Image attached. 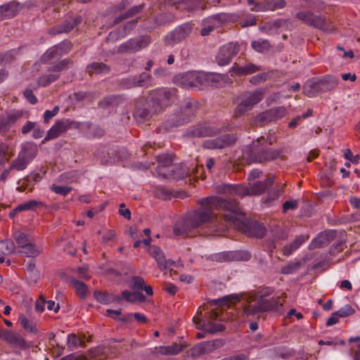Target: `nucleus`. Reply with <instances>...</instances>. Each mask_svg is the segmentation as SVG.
<instances>
[{
  "label": "nucleus",
  "instance_id": "37",
  "mask_svg": "<svg viewBox=\"0 0 360 360\" xmlns=\"http://www.w3.org/2000/svg\"><path fill=\"white\" fill-rule=\"evenodd\" d=\"M226 191L230 194H234L241 198L250 195V186L243 185H229L226 187Z\"/></svg>",
  "mask_w": 360,
  "mask_h": 360
},
{
  "label": "nucleus",
  "instance_id": "51",
  "mask_svg": "<svg viewBox=\"0 0 360 360\" xmlns=\"http://www.w3.org/2000/svg\"><path fill=\"white\" fill-rule=\"evenodd\" d=\"M153 25H147L146 30H154L159 26L165 25L168 22V18L165 14H159L152 18Z\"/></svg>",
  "mask_w": 360,
  "mask_h": 360
},
{
  "label": "nucleus",
  "instance_id": "62",
  "mask_svg": "<svg viewBox=\"0 0 360 360\" xmlns=\"http://www.w3.org/2000/svg\"><path fill=\"white\" fill-rule=\"evenodd\" d=\"M335 312L339 317L344 318L352 315L355 311L350 305L347 304Z\"/></svg>",
  "mask_w": 360,
  "mask_h": 360
},
{
  "label": "nucleus",
  "instance_id": "16",
  "mask_svg": "<svg viewBox=\"0 0 360 360\" xmlns=\"http://www.w3.org/2000/svg\"><path fill=\"white\" fill-rule=\"evenodd\" d=\"M198 110L197 102L191 99H186L181 106L180 110V118L177 121L176 124L173 126H178L184 124L189 120L193 117Z\"/></svg>",
  "mask_w": 360,
  "mask_h": 360
},
{
  "label": "nucleus",
  "instance_id": "7",
  "mask_svg": "<svg viewBox=\"0 0 360 360\" xmlns=\"http://www.w3.org/2000/svg\"><path fill=\"white\" fill-rule=\"evenodd\" d=\"M263 97L264 91L262 89L243 93L241 95L240 103L234 110V115L237 117L242 116L261 101Z\"/></svg>",
  "mask_w": 360,
  "mask_h": 360
},
{
  "label": "nucleus",
  "instance_id": "53",
  "mask_svg": "<svg viewBox=\"0 0 360 360\" xmlns=\"http://www.w3.org/2000/svg\"><path fill=\"white\" fill-rule=\"evenodd\" d=\"M19 321L20 322L22 328L29 333H35L37 331L35 324L31 321L28 320L25 315L20 314Z\"/></svg>",
  "mask_w": 360,
  "mask_h": 360
},
{
  "label": "nucleus",
  "instance_id": "39",
  "mask_svg": "<svg viewBox=\"0 0 360 360\" xmlns=\"http://www.w3.org/2000/svg\"><path fill=\"white\" fill-rule=\"evenodd\" d=\"M70 283L75 288L77 295L80 299L84 300L88 294V287L84 282L75 278H71L70 280Z\"/></svg>",
  "mask_w": 360,
  "mask_h": 360
},
{
  "label": "nucleus",
  "instance_id": "35",
  "mask_svg": "<svg viewBox=\"0 0 360 360\" xmlns=\"http://www.w3.org/2000/svg\"><path fill=\"white\" fill-rule=\"evenodd\" d=\"M140 50V46L137 39H131L122 44L117 49L119 53H134Z\"/></svg>",
  "mask_w": 360,
  "mask_h": 360
},
{
  "label": "nucleus",
  "instance_id": "18",
  "mask_svg": "<svg viewBox=\"0 0 360 360\" xmlns=\"http://www.w3.org/2000/svg\"><path fill=\"white\" fill-rule=\"evenodd\" d=\"M172 4L176 9L186 12H193L200 8L205 10L206 8L205 3L202 0H180L174 1Z\"/></svg>",
  "mask_w": 360,
  "mask_h": 360
},
{
  "label": "nucleus",
  "instance_id": "40",
  "mask_svg": "<svg viewBox=\"0 0 360 360\" xmlns=\"http://www.w3.org/2000/svg\"><path fill=\"white\" fill-rule=\"evenodd\" d=\"M198 328L213 334L217 332L224 331L225 330V326L221 323H215L214 321H207V323L203 322V323L198 326Z\"/></svg>",
  "mask_w": 360,
  "mask_h": 360
},
{
  "label": "nucleus",
  "instance_id": "42",
  "mask_svg": "<svg viewBox=\"0 0 360 360\" xmlns=\"http://www.w3.org/2000/svg\"><path fill=\"white\" fill-rule=\"evenodd\" d=\"M136 82V85L139 87L148 88L152 86L153 84V77L151 75L143 72L139 75L134 76Z\"/></svg>",
  "mask_w": 360,
  "mask_h": 360
},
{
  "label": "nucleus",
  "instance_id": "31",
  "mask_svg": "<svg viewBox=\"0 0 360 360\" xmlns=\"http://www.w3.org/2000/svg\"><path fill=\"white\" fill-rule=\"evenodd\" d=\"M123 101L122 96L120 95H110L103 98L98 102V107L106 109L117 106Z\"/></svg>",
  "mask_w": 360,
  "mask_h": 360
},
{
  "label": "nucleus",
  "instance_id": "45",
  "mask_svg": "<svg viewBox=\"0 0 360 360\" xmlns=\"http://www.w3.org/2000/svg\"><path fill=\"white\" fill-rule=\"evenodd\" d=\"M15 245L12 240L7 239L0 241V256L8 255L14 252Z\"/></svg>",
  "mask_w": 360,
  "mask_h": 360
},
{
  "label": "nucleus",
  "instance_id": "5",
  "mask_svg": "<svg viewBox=\"0 0 360 360\" xmlns=\"http://www.w3.org/2000/svg\"><path fill=\"white\" fill-rule=\"evenodd\" d=\"M160 113L153 99L148 93L146 97L137 99L135 104L134 117L141 120H148L153 115Z\"/></svg>",
  "mask_w": 360,
  "mask_h": 360
},
{
  "label": "nucleus",
  "instance_id": "32",
  "mask_svg": "<svg viewBox=\"0 0 360 360\" xmlns=\"http://www.w3.org/2000/svg\"><path fill=\"white\" fill-rule=\"evenodd\" d=\"M187 347V344L174 343L169 346H160L158 349L162 355H176Z\"/></svg>",
  "mask_w": 360,
  "mask_h": 360
},
{
  "label": "nucleus",
  "instance_id": "47",
  "mask_svg": "<svg viewBox=\"0 0 360 360\" xmlns=\"http://www.w3.org/2000/svg\"><path fill=\"white\" fill-rule=\"evenodd\" d=\"M263 304L264 311L278 310L279 307L283 305L279 297L271 298L270 300H263Z\"/></svg>",
  "mask_w": 360,
  "mask_h": 360
},
{
  "label": "nucleus",
  "instance_id": "9",
  "mask_svg": "<svg viewBox=\"0 0 360 360\" xmlns=\"http://www.w3.org/2000/svg\"><path fill=\"white\" fill-rule=\"evenodd\" d=\"M287 115V110L283 106H278L257 114L252 120L253 125L262 127L268 123L276 122Z\"/></svg>",
  "mask_w": 360,
  "mask_h": 360
},
{
  "label": "nucleus",
  "instance_id": "49",
  "mask_svg": "<svg viewBox=\"0 0 360 360\" xmlns=\"http://www.w3.org/2000/svg\"><path fill=\"white\" fill-rule=\"evenodd\" d=\"M229 17L228 16L227 14L218 13V14L213 15L212 16H210V17L205 18L202 21V23H203V25L211 24V23L215 24V22H217L219 24H222V23H224L226 22L229 21Z\"/></svg>",
  "mask_w": 360,
  "mask_h": 360
},
{
  "label": "nucleus",
  "instance_id": "59",
  "mask_svg": "<svg viewBox=\"0 0 360 360\" xmlns=\"http://www.w3.org/2000/svg\"><path fill=\"white\" fill-rule=\"evenodd\" d=\"M252 47L258 52H263L269 49L270 44L267 40L253 41Z\"/></svg>",
  "mask_w": 360,
  "mask_h": 360
},
{
  "label": "nucleus",
  "instance_id": "15",
  "mask_svg": "<svg viewBox=\"0 0 360 360\" xmlns=\"http://www.w3.org/2000/svg\"><path fill=\"white\" fill-rule=\"evenodd\" d=\"M82 21L81 15H76L75 17H70L68 19L64 20L61 24L57 25L51 27L49 30V33L51 35H56L62 33H68L72 30L76 26L80 24Z\"/></svg>",
  "mask_w": 360,
  "mask_h": 360
},
{
  "label": "nucleus",
  "instance_id": "61",
  "mask_svg": "<svg viewBox=\"0 0 360 360\" xmlns=\"http://www.w3.org/2000/svg\"><path fill=\"white\" fill-rule=\"evenodd\" d=\"M51 191L57 194L62 195L63 196L67 195L72 190V188L70 186H60L54 184L50 186Z\"/></svg>",
  "mask_w": 360,
  "mask_h": 360
},
{
  "label": "nucleus",
  "instance_id": "43",
  "mask_svg": "<svg viewBox=\"0 0 360 360\" xmlns=\"http://www.w3.org/2000/svg\"><path fill=\"white\" fill-rule=\"evenodd\" d=\"M186 39L183 34L176 28L174 31L169 32L165 38V43L169 46L174 44L180 43Z\"/></svg>",
  "mask_w": 360,
  "mask_h": 360
},
{
  "label": "nucleus",
  "instance_id": "26",
  "mask_svg": "<svg viewBox=\"0 0 360 360\" xmlns=\"http://www.w3.org/2000/svg\"><path fill=\"white\" fill-rule=\"evenodd\" d=\"M139 18L131 20L127 22L119 30L110 32L108 34V39L117 40L120 37H125L136 26Z\"/></svg>",
  "mask_w": 360,
  "mask_h": 360
},
{
  "label": "nucleus",
  "instance_id": "24",
  "mask_svg": "<svg viewBox=\"0 0 360 360\" xmlns=\"http://www.w3.org/2000/svg\"><path fill=\"white\" fill-rule=\"evenodd\" d=\"M1 338L5 341L15 347L21 349H25L28 347L24 338L19 333L4 330L1 333Z\"/></svg>",
  "mask_w": 360,
  "mask_h": 360
},
{
  "label": "nucleus",
  "instance_id": "64",
  "mask_svg": "<svg viewBox=\"0 0 360 360\" xmlns=\"http://www.w3.org/2000/svg\"><path fill=\"white\" fill-rule=\"evenodd\" d=\"M193 24L191 22H186L181 26L178 27L177 29L183 36L186 39L193 30Z\"/></svg>",
  "mask_w": 360,
  "mask_h": 360
},
{
  "label": "nucleus",
  "instance_id": "12",
  "mask_svg": "<svg viewBox=\"0 0 360 360\" xmlns=\"http://www.w3.org/2000/svg\"><path fill=\"white\" fill-rule=\"evenodd\" d=\"M25 114L22 110H13L8 111L0 117V134L8 131L15 122L19 120ZM26 117H29V113L25 112Z\"/></svg>",
  "mask_w": 360,
  "mask_h": 360
},
{
  "label": "nucleus",
  "instance_id": "58",
  "mask_svg": "<svg viewBox=\"0 0 360 360\" xmlns=\"http://www.w3.org/2000/svg\"><path fill=\"white\" fill-rule=\"evenodd\" d=\"M186 354L188 356H191L192 358H196L200 356L204 355L203 348L201 345V342L195 345L193 347H191L190 349H188L186 352Z\"/></svg>",
  "mask_w": 360,
  "mask_h": 360
},
{
  "label": "nucleus",
  "instance_id": "1",
  "mask_svg": "<svg viewBox=\"0 0 360 360\" xmlns=\"http://www.w3.org/2000/svg\"><path fill=\"white\" fill-rule=\"evenodd\" d=\"M200 204L201 207L176 221L174 226L175 236H187L192 230L210 222L213 219L215 210L228 212L221 217L224 221L233 224L248 236L262 238L266 234V228L261 223L244 217L236 200L215 196L202 199Z\"/></svg>",
  "mask_w": 360,
  "mask_h": 360
},
{
  "label": "nucleus",
  "instance_id": "36",
  "mask_svg": "<svg viewBox=\"0 0 360 360\" xmlns=\"http://www.w3.org/2000/svg\"><path fill=\"white\" fill-rule=\"evenodd\" d=\"M202 86H217L221 80V75L202 72Z\"/></svg>",
  "mask_w": 360,
  "mask_h": 360
},
{
  "label": "nucleus",
  "instance_id": "54",
  "mask_svg": "<svg viewBox=\"0 0 360 360\" xmlns=\"http://www.w3.org/2000/svg\"><path fill=\"white\" fill-rule=\"evenodd\" d=\"M68 346L69 347H77L78 346L86 347V343L82 339L79 338L75 333H71L68 337Z\"/></svg>",
  "mask_w": 360,
  "mask_h": 360
},
{
  "label": "nucleus",
  "instance_id": "52",
  "mask_svg": "<svg viewBox=\"0 0 360 360\" xmlns=\"http://www.w3.org/2000/svg\"><path fill=\"white\" fill-rule=\"evenodd\" d=\"M60 77V74L58 73H50L47 75H43L38 79V84L42 86H46L49 85L53 82L57 80Z\"/></svg>",
  "mask_w": 360,
  "mask_h": 360
},
{
  "label": "nucleus",
  "instance_id": "41",
  "mask_svg": "<svg viewBox=\"0 0 360 360\" xmlns=\"http://www.w3.org/2000/svg\"><path fill=\"white\" fill-rule=\"evenodd\" d=\"M150 255L155 258V259L158 262V267L160 269H166L167 264L165 262V255L160 248L157 246L151 247Z\"/></svg>",
  "mask_w": 360,
  "mask_h": 360
},
{
  "label": "nucleus",
  "instance_id": "2",
  "mask_svg": "<svg viewBox=\"0 0 360 360\" xmlns=\"http://www.w3.org/2000/svg\"><path fill=\"white\" fill-rule=\"evenodd\" d=\"M338 85V79L337 77L332 75H327L322 77L308 80L304 84L302 91L306 96L314 97L319 93L332 91Z\"/></svg>",
  "mask_w": 360,
  "mask_h": 360
},
{
  "label": "nucleus",
  "instance_id": "4",
  "mask_svg": "<svg viewBox=\"0 0 360 360\" xmlns=\"http://www.w3.org/2000/svg\"><path fill=\"white\" fill-rule=\"evenodd\" d=\"M160 112L170 106L177 98L174 88H157L148 91Z\"/></svg>",
  "mask_w": 360,
  "mask_h": 360
},
{
  "label": "nucleus",
  "instance_id": "56",
  "mask_svg": "<svg viewBox=\"0 0 360 360\" xmlns=\"http://www.w3.org/2000/svg\"><path fill=\"white\" fill-rule=\"evenodd\" d=\"M119 84L121 88L124 89H129L137 86L134 76L122 79Z\"/></svg>",
  "mask_w": 360,
  "mask_h": 360
},
{
  "label": "nucleus",
  "instance_id": "14",
  "mask_svg": "<svg viewBox=\"0 0 360 360\" xmlns=\"http://www.w3.org/2000/svg\"><path fill=\"white\" fill-rule=\"evenodd\" d=\"M239 46L234 43H229L223 46L217 56V61L219 65H225L229 64L232 58L238 54Z\"/></svg>",
  "mask_w": 360,
  "mask_h": 360
},
{
  "label": "nucleus",
  "instance_id": "33",
  "mask_svg": "<svg viewBox=\"0 0 360 360\" xmlns=\"http://www.w3.org/2000/svg\"><path fill=\"white\" fill-rule=\"evenodd\" d=\"M110 71V67L102 62H93L86 68V72L90 76H91L94 73L97 75L107 74Z\"/></svg>",
  "mask_w": 360,
  "mask_h": 360
},
{
  "label": "nucleus",
  "instance_id": "55",
  "mask_svg": "<svg viewBox=\"0 0 360 360\" xmlns=\"http://www.w3.org/2000/svg\"><path fill=\"white\" fill-rule=\"evenodd\" d=\"M168 175L172 176L173 178L177 179H184L188 175V172L186 169L181 166H176L172 170L170 171V173L168 174Z\"/></svg>",
  "mask_w": 360,
  "mask_h": 360
},
{
  "label": "nucleus",
  "instance_id": "44",
  "mask_svg": "<svg viewBox=\"0 0 360 360\" xmlns=\"http://www.w3.org/2000/svg\"><path fill=\"white\" fill-rule=\"evenodd\" d=\"M18 252L28 257H37L40 254V250L36 247L34 244L30 242L20 248Z\"/></svg>",
  "mask_w": 360,
  "mask_h": 360
},
{
  "label": "nucleus",
  "instance_id": "20",
  "mask_svg": "<svg viewBox=\"0 0 360 360\" xmlns=\"http://www.w3.org/2000/svg\"><path fill=\"white\" fill-rule=\"evenodd\" d=\"M275 176L268 174L264 181H257L250 186V195H259L264 193L273 184Z\"/></svg>",
  "mask_w": 360,
  "mask_h": 360
},
{
  "label": "nucleus",
  "instance_id": "23",
  "mask_svg": "<svg viewBox=\"0 0 360 360\" xmlns=\"http://www.w3.org/2000/svg\"><path fill=\"white\" fill-rule=\"evenodd\" d=\"M72 49V44L70 41L65 40L63 42L56 45L51 49H49L45 55L44 58L50 60L58 56H61L70 51Z\"/></svg>",
  "mask_w": 360,
  "mask_h": 360
},
{
  "label": "nucleus",
  "instance_id": "28",
  "mask_svg": "<svg viewBox=\"0 0 360 360\" xmlns=\"http://www.w3.org/2000/svg\"><path fill=\"white\" fill-rule=\"evenodd\" d=\"M334 233L333 231H325L318 235L313 239L310 244V249L320 248L326 246L333 240Z\"/></svg>",
  "mask_w": 360,
  "mask_h": 360
},
{
  "label": "nucleus",
  "instance_id": "29",
  "mask_svg": "<svg viewBox=\"0 0 360 360\" xmlns=\"http://www.w3.org/2000/svg\"><path fill=\"white\" fill-rule=\"evenodd\" d=\"M129 287L134 290H144L148 296H151L153 294L152 287L147 285L144 279L139 276H134L131 278Z\"/></svg>",
  "mask_w": 360,
  "mask_h": 360
},
{
  "label": "nucleus",
  "instance_id": "10",
  "mask_svg": "<svg viewBox=\"0 0 360 360\" xmlns=\"http://www.w3.org/2000/svg\"><path fill=\"white\" fill-rule=\"evenodd\" d=\"M37 153V149L35 146H25L19 153L18 158L13 160L10 166L13 169L23 170L27 167L30 161L35 158Z\"/></svg>",
  "mask_w": 360,
  "mask_h": 360
},
{
  "label": "nucleus",
  "instance_id": "3",
  "mask_svg": "<svg viewBox=\"0 0 360 360\" xmlns=\"http://www.w3.org/2000/svg\"><path fill=\"white\" fill-rule=\"evenodd\" d=\"M131 2L129 0H121L119 3L112 6L109 8L110 13L113 15L121 13L114 18L111 25L112 27L115 26L127 19L136 16L141 13L145 8V4H141L129 8Z\"/></svg>",
  "mask_w": 360,
  "mask_h": 360
},
{
  "label": "nucleus",
  "instance_id": "8",
  "mask_svg": "<svg viewBox=\"0 0 360 360\" xmlns=\"http://www.w3.org/2000/svg\"><path fill=\"white\" fill-rule=\"evenodd\" d=\"M259 142L260 139H257L252 143V150L247 157L250 162L262 163L265 161L274 160L280 156L281 150H279L266 148L265 147L257 149Z\"/></svg>",
  "mask_w": 360,
  "mask_h": 360
},
{
  "label": "nucleus",
  "instance_id": "19",
  "mask_svg": "<svg viewBox=\"0 0 360 360\" xmlns=\"http://www.w3.org/2000/svg\"><path fill=\"white\" fill-rule=\"evenodd\" d=\"M218 128L199 124L191 128L188 131V135L193 137L214 136L219 134Z\"/></svg>",
  "mask_w": 360,
  "mask_h": 360
},
{
  "label": "nucleus",
  "instance_id": "22",
  "mask_svg": "<svg viewBox=\"0 0 360 360\" xmlns=\"http://www.w3.org/2000/svg\"><path fill=\"white\" fill-rule=\"evenodd\" d=\"M243 312L247 316H255L257 314L264 312L263 300L250 297L243 305Z\"/></svg>",
  "mask_w": 360,
  "mask_h": 360
},
{
  "label": "nucleus",
  "instance_id": "11",
  "mask_svg": "<svg viewBox=\"0 0 360 360\" xmlns=\"http://www.w3.org/2000/svg\"><path fill=\"white\" fill-rule=\"evenodd\" d=\"M202 72H188L176 75L174 82L184 88L202 86Z\"/></svg>",
  "mask_w": 360,
  "mask_h": 360
},
{
  "label": "nucleus",
  "instance_id": "27",
  "mask_svg": "<svg viewBox=\"0 0 360 360\" xmlns=\"http://www.w3.org/2000/svg\"><path fill=\"white\" fill-rule=\"evenodd\" d=\"M259 70H261V68L253 63H248L245 66H240L235 63L234 65L231 68L230 72L231 76H240L252 74Z\"/></svg>",
  "mask_w": 360,
  "mask_h": 360
},
{
  "label": "nucleus",
  "instance_id": "13",
  "mask_svg": "<svg viewBox=\"0 0 360 360\" xmlns=\"http://www.w3.org/2000/svg\"><path fill=\"white\" fill-rule=\"evenodd\" d=\"M236 137L233 134H224L214 139H208L203 142L202 147L206 149H222L233 144Z\"/></svg>",
  "mask_w": 360,
  "mask_h": 360
},
{
  "label": "nucleus",
  "instance_id": "57",
  "mask_svg": "<svg viewBox=\"0 0 360 360\" xmlns=\"http://www.w3.org/2000/svg\"><path fill=\"white\" fill-rule=\"evenodd\" d=\"M13 237L18 245L19 249L30 243L27 236L22 232L14 233Z\"/></svg>",
  "mask_w": 360,
  "mask_h": 360
},
{
  "label": "nucleus",
  "instance_id": "48",
  "mask_svg": "<svg viewBox=\"0 0 360 360\" xmlns=\"http://www.w3.org/2000/svg\"><path fill=\"white\" fill-rule=\"evenodd\" d=\"M154 195L156 198L164 200H169L172 197H179V195H174L172 192L165 187H158L154 191Z\"/></svg>",
  "mask_w": 360,
  "mask_h": 360
},
{
  "label": "nucleus",
  "instance_id": "34",
  "mask_svg": "<svg viewBox=\"0 0 360 360\" xmlns=\"http://www.w3.org/2000/svg\"><path fill=\"white\" fill-rule=\"evenodd\" d=\"M239 301L240 297L238 296L229 295L223 297L217 300H212L209 301V303L214 306L219 305L220 307L226 306L227 307H230Z\"/></svg>",
  "mask_w": 360,
  "mask_h": 360
},
{
  "label": "nucleus",
  "instance_id": "60",
  "mask_svg": "<svg viewBox=\"0 0 360 360\" xmlns=\"http://www.w3.org/2000/svg\"><path fill=\"white\" fill-rule=\"evenodd\" d=\"M94 296L97 301L102 304H108L112 302L111 295L107 292H95Z\"/></svg>",
  "mask_w": 360,
  "mask_h": 360
},
{
  "label": "nucleus",
  "instance_id": "46",
  "mask_svg": "<svg viewBox=\"0 0 360 360\" xmlns=\"http://www.w3.org/2000/svg\"><path fill=\"white\" fill-rule=\"evenodd\" d=\"M72 65V60L68 58L63 59L58 63L49 68V72L58 73L61 71L68 69Z\"/></svg>",
  "mask_w": 360,
  "mask_h": 360
},
{
  "label": "nucleus",
  "instance_id": "21",
  "mask_svg": "<svg viewBox=\"0 0 360 360\" xmlns=\"http://www.w3.org/2000/svg\"><path fill=\"white\" fill-rule=\"evenodd\" d=\"M22 8L23 6L15 1H12L0 6V21L7 18L14 17Z\"/></svg>",
  "mask_w": 360,
  "mask_h": 360
},
{
  "label": "nucleus",
  "instance_id": "50",
  "mask_svg": "<svg viewBox=\"0 0 360 360\" xmlns=\"http://www.w3.org/2000/svg\"><path fill=\"white\" fill-rule=\"evenodd\" d=\"M302 262L300 261L290 262L287 265L283 266L281 269V274H291L297 272L301 267Z\"/></svg>",
  "mask_w": 360,
  "mask_h": 360
},
{
  "label": "nucleus",
  "instance_id": "17",
  "mask_svg": "<svg viewBox=\"0 0 360 360\" xmlns=\"http://www.w3.org/2000/svg\"><path fill=\"white\" fill-rule=\"evenodd\" d=\"M74 124L75 122H72L68 119H62L56 121V123L48 131L47 134L44 139V142L56 139L61 134L66 132V131Z\"/></svg>",
  "mask_w": 360,
  "mask_h": 360
},
{
  "label": "nucleus",
  "instance_id": "25",
  "mask_svg": "<svg viewBox=\"0 0 360 360\" xmlns=\"http://www.w3.org/2000/svg\"><path fill=\"white\" fill-rule=\"evenodd\" d=\"M285 5L286 3L284 0H266L264 2L255 4V7L252 8V11H275L276 9L284 8Z\"/></svg>",
  "mask_w": 360,
  "mask_h": 360
},
{
  "label": "nucleus",
  "instance_id": "6",
  "mask_svg": "<svg viewBox=\"0 0 360 360\" xmlns=\"http://www.w3.org/2000/svg\"><path fill=\"white\" fill-rule=\"evenodd\" d=\"M296 18L308 26L320 30L325 33H330L334 30V27L327 22L324 16L316 15L312 12H299L296 14Z\"/></svg>",
  "mask_w": 360,
  "mask_h": 360
},
{
  "label": "nucleus",
  "instance_id": "30",
  "mask_svg": "<svg viewBox=\"0 0 360 360\" xmlns=\"http://www.w3.org/2000/svg\"><path fill=\"white\" fill-rule=\"evenodd\" d=\"M110 349V347L103 345L91 348L88 351L89 360H103L108 356Z\"/></svg>",
  "mask_w": 360,
  "mask_h": 360
},
{
  "label": "nucleus",
  "instance_id": "38",
  "mask_svg": "<svg viewBox=\"0 0 360 360\" xmlns=\"http://www.w3.org/2000/svg\"><path fill=\"white\" fill-rule=\"evenodd\" d=\"M174 156L172 154H162L157 156V161L159 164V167H157L158 172L160 176H162L164 178L167 176L166 174H161L160 170L162 167H169L173 162Z\"/></svg>",
  "mask_w": 360,
  "mask_h": 360
},
{
  "label": "nucleus",
  "instance_id": "63",
  "mask_svg": "<svg viewBox=\"0 0 360 360\" xmlns=\"http://www.w3.org/2000/svg\"><path fill=\"white\" fill-rule=\"evenodd\" d=\"M13 50L8 51L5 53H0V65L2 64L10 63L13 60Z\"/></svg>",
  "mask_w": 360,
  "mask_h": 360
}]
</instances>
